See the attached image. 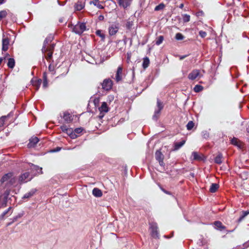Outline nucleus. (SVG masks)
I'll return each instance as SVG.
<instances>
[{
  "mask_svg": "<svg viewBox=\"0 0 249 249\" xmlns=\"http://www.w3.org/2000/svg\"><path fill=\"white\" fill-rule=\"evenodd\" d=\"M33 178V176L29 172L21 174L18 178V181L20 184L30 181Z\"/></svg>",
  "mask_w": 249,
  "mask_h": 249,
  "instance_id": "obj_1",
  "label": "nucleus"
},
{
  "mask_svg": "<svg viewBox=\"0 0 249 249\" xmlns=\"http://www.w3.org/2000/svg\"><path fill=\"white\" fill-rule=\"evenodd\" d=\"M122 71L123 69L121 67H119L117 68V72L115 75V80L118 82L122 79Z\"/></svg>",
  "mask_w": 249,
  "mask_h": 249,
  "instance_id": "obj_15",
  "label": "nucleus"
},
{
  "mask_svg": "<svg viewBox=\"0 0 249 249\" xmlns=\"http://www.w3.org/2000/svg\"><path fill=\"white\" fill-rule=\"evenodd\" d=\"M120 6L125 9L128 7L131 3V0H117Z\"/></svg>",
  "mask_w": 249,
  "mask_h": 249,
  "instance_id": "obj_13",
  "label": "nucleus"
},
{
  "mask_svg": "<svg viewBox=\"0 0 249 249\" xmlns=\"http://www.w3.org/2000/svg\"><path fill=\"white\" fill-rule=\"evenodd\" d=\"M43 81H45V80H47V73L46 72L43 73Z\"/></svg>",
  "mask_w": 249,
  "mask_h": 249,
  "instance_id": "obj_53",
  "label": "nucleus"
},
{
  "mask_svg": "<svg viewBox=\"0 0 249 249\" xmlns=\"http://www.w3.org/2000/svg\"><path fill=\"white\" fill-rule=\"evenodd\" d=\"M11 113H10L6 116H2L0 118V127L3 126L4 123L7 118L11 116Z\"/></svg>",
  "mask_w": 249,
  "mask_h": 249,
  "instance_id": "obj_27",
  "label": "nucleus"
},
{
  "mask_svg": "<svg viewBox=\"0 0 249 249\" xmlns=\"http://www.w3.org/2000/svg\"><path fill=\"white\" fill-rule=\"evenodd\" d=\"M245 217V215H242L238 219V221L240 222Z\"/></svg>",
  "mask_w": 249,
  "mask_h": 249,
  "instance_id": "obj_57",
  "label": "nucleus"
},
{
  "mask_svg": "<svg viewBox=\"0 0 249 249\" xmlns=\"http://www.w3.org/2000/svg\"><path fill=\"white\" fill-rule=\"evenodd\" d=\"M9 44V39L8 37H5L4 35H3L2 38V50L3 51H6L8 49Z\"/></svg>",
  "mask_w": 249,
  "mask_h": 249,
  "instance_id": "obj_14",
  "label": "nucleus"
},
{
  "mask_svg": "<svg viewBox=\"0 0 249 249\" xmlns=\"http://www.w3.org/2000/svg\"><path fill=\"white\" fill-rule=\"evenodd\" d=\"M231 143L234 145L237 146L238 147H240V144H239V141L237 138H233L231 140Z\"/></svg>",
  "mask_w": 249,
  "mask_h": 249,
  "instance_id": "obj_36",
  "label": "nucleus"
},
{
  "mask_svg": "<svg viewBox=\"0 0 249 249\" xmlns=\"http://www.w3.org/2000/svg\"><path fill=\"white\" fill-rule=\"evenodd\" d=\"M30 174L33 176V177L38 174H41L42 172V168L37 165L31 164L30 165Z\"/></svg>",
  "mask_w": 249,
  "mask_h": 249,
  "instance_id": "obj_3",
  "label": "nucleus"
},
{
  "mask_svg": "<svg viewBox=\"0 0 249 249\" xmlns=\"http://www.w3.org/2000/svg\"><path fill=\"white\" fill-rule=\"evenodd\" d=\"M48 87V80L43 81V88L44 89Z\"/></svg>",
  "mask_w": 249,
  "mask_h": 249,
  "instance_id": "obj_51",
  "label": "nucleus"
},
{
  "mask_svg": "<svg viewBox=\"0 0 249 249\" xmlns=\"http://www.w3.org/2000/svg\"><path fill=\"white\" fill-rule=\"evenodd\" d=\"M98 19L99 20H103L104 19V17L103 15H100L98 17Z\"/></svg>",
  "mask_w": 249,
  "mask_h": 249,
  "instance_id": "obj_56",
  "label": "nucleus"
},
{
  "mask_svg": "<svg viewBox=\"0 0 249 249\" xmlns=\"http://www.w3.org/2000/svg\"><path fill=\"white\" fill-rule=\"evenodd\" d=\"M99 110L100 111L99 117L100 118H102L104 117L105 113L109 111V108L106 102H104L102 103L101 106L99 107Z\"/></svg>",
  "mask_w": 249,
  "mask_h": 249,
  "instance_id": "obj_6",
  "label": "nucleus"
},
{
  "mask_svg": "<svg viewBox=\"0 0 249 249\" xmlns=\"http://www.w3.org/2000/svg\"><path fill=\"white\" fill-rule=\"evenodd\" d=\"M5 2V0H0V4H2Z\"/></svg>",
  "mask_w": 249,
  "mask_h": 249,
  "instance_id": "obj_61",
  "label": "nucleus"
},
{
  "mask_svg": "<svg viewBox=\"0 0 249 249\" xmlns=\"http://www.w3.org/2000/svg\"><path fill=\"white\" fill-rule=\"evenodd\" d=\"M183 6H184L183 4V3H181V4H180V5H179V7L180 8H182L183 7Z\"/></svg>",
  "mask_w": 249,
  "mask_h": 249,
  "instance_id": "obj_63",
  "label": "nucleus"
},
{
  "mask_svg": "<svg viewBox=\"0 0 249 249\" xmlns=\"http://www.w3.org/2000/svg\"><path fill=\"white\" fill-rule=\"evenodd\" d=\"M98 102H99L98 99H95L94 100V103L95 106H96V104L98 103Z\"/></svg>",
  "mask_w": 249,
  "mask_h": 249,
  "instance_id": "obj_58",
  "label": "nucleus"
},
{
  "mask_svg": "<svg viewBox=\"0 0 249 249\" xmlns=\"http://www.w3.org/2000/svg\"><path fill=\"white\" fill-rule=\"evenodd\" d=\"M85 7V3L81 1H78L75 4L74 8L75 10L80 11Z\"/></svg>",
  "mask_w": 249,
  "mask_h": 249,
  "instance_id": "obj_23",
  "label": "nucleus"
},
{
  "mask_svg": "<svg viewBox=\"0 0 249 249\" xmlns=\"http://www.w3.org/2000/svg\"><path fill=\"white\" fill-rule=\"evenodd\" d=\"M175 38L178 40H181L184 38L183 36L179 33L176 34Z\"/></svg>",
  "mask_w": 249,
  "mask_h": 249,
  "instance_id": "obj_45",
  "label": "nucleus"
},
{
  "mask_svg": "<svg viewBox=\"0 0 249 249\" xmlns=\"http://www.w3.org/2000/svg\"><path fill=\"white\" fill-rule=\"evenodd\" d=\"M83 130V128L82 127L76 128L74 129V132L76 134H80Z\"/></svg>",
  "mask_w": 249,
  "mask_h": 249,
  "instance_id": "obj_46",
  "label": "nucleus"
},
{
  "mask_svg": "<svg viewBox=\"0 0 249 249\" xmlns=\"http://www.w3.org/2000/svg\"><path fill=\"white\" fill-rule=\"evenodd\" d=\"M60 128H61V130H62V131H63V132H68L69 130L66 125H62L61 126Z\"/></svg>",
  "mask_w": 249,
  "mask_h": 249,
  "instance_id": "obj_50",
  "label": "nucleus"
},
{
  "mask_svg": "<svg viewBox=\"0 0 249 249\" xmlns=\"http://www.w3.org/2000/svg\"><path fill=\"white\" fill-rule=\"evenodd\" d=\"M223 156L221 153H219L214 158V162L220 164L222 163Z\"/></svg>",
  "mask_w": 249,
  "mask_h": 249,
  "instance_id": "obj_26",
  "label": "nucleus"
},
{
  "mask_svg": "<svg viewBox=\"0 0 249 249\" xmlns=\"http://www.w3.org/2000/svg\"><path fill=\"white\" fill-rule=\"evenodd\" d=\"M165 7V5L163 3H160L158 5L156 6L155 8V11H158L159 10H162Z\"/></svg>",
  "mask_w": 249,
  "mask_h": 249,
  "instance_id": "obj_42",
  "label": "nucleus"
},
{
  "mask_svg": "<svg viewBox=\"0 0 249 249\" xmlns=\"http://www.w3.org/2000/svg\"><path fill=\"white\" fill-rule=\"evenodd\" d=\"M164 40V37L162 36H160L157 37V40L156 41V44L157 45H160L161 44Z\"/></svg>",
  "mask_w": 249,
  "mask_h": 249,
  "instance_id": "obj_35",
  "label": "nucleus"
},
{
  "mask_svg": "<svg viewBox=\"0 0 249 249\" xmlns=\"http://www.w3.org/2000/svg\"><path fill=\"white\" fill-rule=\"evenodd\" d=\"M201 135L203 138L207 139L209 137V133L207 130H204L202 131Z\"/></svg>",
  "mask_w": 249,
  "mask_h": 249,
  "instance_id": "obj_40",
  "label": "nucleus"
},
{
  "mask_svg": "<svg viewBox=\"0 0 249 249\" xmlns=\"http://www.w3.org/2000/svg\"><path fill=\"white\" fill-rule=\"evenodd\" d=\"M90 3L93 4L99 9H102L104 8V6L100 3L99 0H93L90 2Z\"/></svg>",
  "mask_w": 249,
  "mask_h": 249,
  "instance_id": "obj_28",
  "label": "nucleus"
},
{
  "mask_svg": "<svg viewBox=\"0 0 249 249\" xmlns=\"http://www.w3.org/2000/svg\"><path fill=\"white\" fill-rule=\"evenodd\" d=\"M96 35L101 38L102 40H104L105 38V35L104 34L102 33V31L100 30H98L96 31Z\"/></svg>",
  "mask_w": 249,
  "mask_h": 249,
  "instance_id": "obj_34",
  "label": "nucleus"
},
{
  "mask_svg": "<svg viewBox=\"0 0 249 249\" xmlns=\"http://www.w3.org/2000/svg\"><path fill=\"white\" fill-rule=\"evenodd\" d=\"M118 24H113L108 28L109 34L110 36H114L118 32Z\"/></svg>",
  "mask_w": 249,
  "mask_h": 249,
  "instance_id": "obj_10",
  "label": "nucleus"
},
{
  "mask_svg": "<svg viewBox=\"0 0 249 249\" xmlns=\"http://www.w3.org/2000/svg\"><path fill=\"white\" fill-rule=\"evenodd\" d=\"M4 59V58L3 57H0V64H1V63L2 62V61H3V60Z\"/></svg>",
  "mask_w": 249,
  "mask_h": 249,
  "instance_id": "obj_62",
  "label": "nucleus"
},
{
  "mask_svg": "<svg viewBox=\"0 0 249 249\" xmlns=\"http://www.w3.org/2000/svg\"><path fill=\"white\" fill-rule=\"evenodd\" d=\"M55 44H52L50 47H47L46 46V48L45 50H44V51L42 52L43 53H45L47 52H53Z\"/></svg>",
  "mask_w": 249,
  "mask_h": 249,
  "instance_id": "obj_33",
  "label": "nucleus"
},
{
  "mask_svg": "<svg viewBox=\"0 0 249 249\" xmlns=\"http://www.w3.org/2000/svg\"><path fill=\"white\" fill-rule=\"evenodd\" d=\"M186 57V55H183V56H181L180 57V60H182V59H183L185 58Z\"/></svg>",
  "mask_w": 249,
  "mask_h": 249,
  "instance_id": "obj_60",
  "label": "nucleus"
},
{
  "mask_svg": "<svg viewBox=\"0 0 249 249\" xmlns=\"http://www.w3.org/2000/svg\"><path fill=\"white\" fill-rule=\"evenodd\" d=\"M199 35L202 37L204 38L207 36V33L203 31H200L199 32Z\"/></svg>",
  "mask_w": 249,
  "mask_h": 249,
  "instance_id": "obj_47",
  "label": "nucleus"
},
{
  "mask_svg": "<svg viewBox=\"0 0 249 249\" xmlns=\"http://www.w3.org/2000/svg\"><path fill=\"white\" fill-rule=\"evenodd\" d=\"M17 181V179L16 178L13 177V176L10 179L9 182L7 183H6V185H7V186H16L17 185V184H16Z\"/></svg>",
  "mask_w": 249,
  "mask_h": 249,
  "instance_id": "obj_25",
  "label": "nucleus"
},
{
  "mask_svg": "<svg viewBox=\"0 0 249 249\" xmlns=\"http://www.w3.org/2000/svg\"><path fill=\"white\" fill-rule=\"evenodd\" d=\"M126 41H127V38H126V37H125V38L124 39V42L125 44L126 43Z\"/></svg>",
  "mask_w": 249,
  "mask_h": 249,
  "instance_id": "obj_64",
  "label": "nucleus"
},
{
  "mask_svg": "<svg viewBox=\"0 0 249 249\" xmlns=\"http://www.w3.org/2000/svg\"><path fill=\"white\" fill-rule=\"evenodd\" d=\"M162 191H163V192H164L166 194H170V192H169L167 191H166V190H165L164 189H163Z\"/></svg>",
  "mask_w": 249,
  "mask_h": 249,
  "instance_id": "obj_59",
  "label": "nucleus"
},
{
  "mask_svg": "<svg viewBox=\"0 0 249 249\" xmlns=\"http://www.w3.org/2000/svg\"><path fill=\"white\" fill-rule=\"evenodd\" d=\"M31 82L32 85L36 88V90H38L41 84L42 80L40 79L36 80H34L32 79L31 81Z\"/></svg>",
  "mask_w": 249,
  "mask_h": 249,
  "instance_id": "obj_20",
  "label": "nucleus"
},
{
  "mask_svg": "<svg viewBox=\"0 0 249 249\" xmlns=\"http://www.w3.org/2000/svg\"><path fill=\"white\" fill-rule=\"evenodd\" d=\"M133 25V21L130 20V19H128L126 23V28L127 29L130 30L132 28Z\"/></svg>",
  "mask_w": 249,
  "mask_h": 249,
  "instance_id": "obj_39",
  "label": "nucleus"
},
{
  "mask_svg": "<svg viewBox=\"0 0 249 249\" xmlns=\"http://www.w3.org/2000/svg\"><path fill=\"white\" fill-rule=\"evenodd\" d=\"M194 126V123L193 121H189L186 125L187 129L189 130H191Z\"/></svg>",
  "mask_w": 249,
  "mask_h": 249,
  "instance_id": "obj_43",
  "label": "nucleus"
},
{
  "mask_svg": "<svg viewBox=\"0 0 249 249\" xmlns=\"http://www.w3.org/2000/svg\"><path fill=\"white\" fill-rule=\"evenodd\" d=\"M13 174L12 173H8L5 174L1 178L0 181L1 183L8 182L10 179L12 177Z\"/></svg>",
  "mask_w": 249,
  "mask_h": 249,
  "instance_id": "obj_17",
  "label": "nucleus"
},
{
  "mask_svg": "<svg viewBox=\"0 0 249 249\" xmlns=\"http://www.w3.org/2000/svg\"><path fill=\"white\" fill-rule=\"evenodd\" d=\"M182 19L184 22H189L190 20V16L187 14L182 15Z\"/></svg>",
  "mask_w": 249,
  "mask_h": 249,
  "instance_id": "obj_41",
  "label": "nucleus"
},
{
  "mask_svg": "<svg viewBox=\"0 0 249 249\" xmlns=\"http://www.w3.org/2000/svg\"><path fill=\"white\" fill-rule=\"evenodd\" d=\"M24 212H22L21 213H19L18 215L14 216L11 220V223H14L16 222L18 218H21L24 215Z\"/></svg>",
  "mask_w": 249,
  "mask_h": 249,
  "instance_id": "obj_31",
  "label": "nucleus"
},
{
  "mask_svg": "<svg viewBox=\"0 0 249 249\" xmlns=\"http://www.w3.org/2000/svg\"><path fill=\"white\" fill-rule=\"evenodd\" d=\"M203 89V87L202 86L196 85L195 86L194 90L196 92H199L202 91Z\"/></svg>",
  "mask_w": 249,
  "mask_h": 249,
  "instance_id": "obj_38",
  "label": "nucleus"
},
{
  "mask_svg": "<svg viewBox=\"0 0 249 249\" xmlns=\"http://www.w3.org/2000/svg\"><path fill=\"white\" fill-rule=\"evenodd\" d=\"M200 71L198 70H193L188 76V78L189 79L191 80H194L198 76H200Z\"/></svg>",
  "mask_w": 249,
  "mask_h": 249,
  "instance_id": "obj_9",
  "label": "nucleus"
},
{
  "mask_svg": "<svg viewBox=\"0 0 249 249\" xmlns=\"http://www.w3.org/2000/svg\"><path fill=\"white\" fill-rule=\"evenodd\" d=\"M214 228L216 230H219L220 231H223V230L226 229V227L224 226L222 222L219 221H216L214 222Z\"/></svg>",
  "mask_w": 249,
  "mask_h": 249,
  "instance_id": "obj_19",
  "label": "nucleus"
},
{
  "mask_svg": "<svg viewBox=\"0 0 249 249\" xmlns=\"http://www.w3.org/2000/svg\"><path fill=\"white\" fill-rule=\"evenodd\" d=\"M70 137L72 139H75L78 137V135L73 131L70 134Z\"/></svg>",
  "mask_w": 249,
  "mask_h": 249,
  "instance_id": "obj_49",
  "label": "nucleus"
},
{
  "mask_svg": "<svg viewBox=\"0 0 249 249\" xmlns=\"http://www.w3.org/2000/svg\"><path fill=\"white\" fill-rule=\"evenodd\" d=\"M36 189H32L29 192L26 193L23 195L22 198L23 199H29L33 196L36 192Z\"/></svg>",
  "mask_w": 249,
  "mask_h": 249,
  "instance_id": "obj_18",
  "label": "nucleus"
},
{
  "mask_svg": "<svg viewBox=\"0 0 249 249\" xmlns=\"http://www.w3.org/2000/svg\"><path fill=\"white\" fill-rule=\"evenodd\" d=\"M12 208L10 207L2 213L0 215V220L4 219L5 216H8L9 215H10L12 213L10 212V210Z\"/></svg>",
  "mask_w": 249,
  "mask_h": 249,
  "instance_id": "obj_21",
  "label": "nucleus"
},
{
  "mask_svg": "<svg viewBox=\"0 0 249 249\" xmlns=\"http://www.w3.org/2000/svg\"><path fill=\"white\" fill-rule=\"evenodd\" d=\"M219 187V185L216 183H212L210 186V191L211 193H215Z\"/></svg>",
  "mask_w": 249,
  "mask_h": 249,
  "instance_id": "obj_30",
  "label": "nucleus"
},
{
  "mask_svg": "<svg viewBox=\"0 0 249 249\" xmlns=\"http://www.w3.org/2000/svg\"><path fill=\"white\" fill-rule=\"evenodd\" d=\"M48 53L46 57V59L49 60L52 59L53 56V52H48Z\"/></svg>",
  "mask_w": 249,
  "mask_h": 249,
  "instance_id": "obj_48",
  "label": "nucleus"
},
{
  "mask_svg": "<svg viewBox=\"0 0 249 249\" xmlns=\"http://www.w3.org/2000/svg\"><path fill=\"white\" fill-rule=\"evenodd\" d=\"M15 65V61L14 58H10L8 59V61L7 63V66L8 68L10 69H13Z\"/></svg>",
  "mask_w": 249,
  "mask_h": 249,
  "instance_id": "obj_29",
  "label": "nucleus"
},
{
  "mask_svg": "<svg viewBox=\"0 0 249 249\" xmlns=\"http://www.w3.org/2000/svg\"><path fill=\"white\" fill-rule=\"evenodd\" d=\"M186 141L183 140L179 142H175L174 143V148L173 151H177L180 149L185 143Z\"/></svg>",
  "mask_w": 249,
  "mask_h": 249,
  "instance_id": "obj_16",
  "label": "nucleus"
},
{
  "mask_svg": "<svg viewBox=\"0 0 249 249\" xmlns=\"http://www.w3.org/2000/svg\"><path fill=\"white\" fill-rule=\"evenodd\" d=\"M39 142V139L36 137H32L29 139V142L28 143V147L31 148L36 146V144Z\"/></svg>",
  "mask_w": 249,
  "mask_h": 249,
  "instance_id": "obj_11",
  "label": "nucleus"
},
{
  "mask_svg": "<svg viewBox=\"0 0 249 249\" xmlns=\"http://www.w3.org/2000/svg\"><path fill=\"white\" fill-rule=\"evenodd\" d=\"M86 29V24L85 23L79 22L73 27L72 31L76 34L81 35Z\"/></svg>",
  "mask_w": 249,
  "mask_h": 249,
  "instance_id": "obj_2",
  "label": "nucleus"
},
{
  "mask_svg": "<svg viewBox=\"0 0 249 249\" xmlns=\"http://www.w3.org/2000/svg\"><path fill=\"white\" fill-rule=\"evenodd\" d=\"M192 156L193 157L194 160H201L200 156L198 154V153L196 152H192Z\"/></svg>",
  "mask_w": 249,
  "mask_h": 249,
  "instance_id": "obj_37",
  "label": "nucleus"
},
{
  "mask_svg": "<svg viewBox=\"0 0 249 249\" xmlns=\"http://www.w3.org/2000/svg\"><path fill=\"white\" fill-rule=\"evenodd\" d=\"M60 150H61V148L59 147H57L55 149H54L52 150V151L53 152H56L59 151Z\"/></svg>",
  "mask_w": 249,
  "mask_h": 249,
  "instance_id": "obj_54",
  "label": "nucleus"
},
{
  "mask_svg": "<svg viewBox=\"0 0 249 249\" xmlns=\"http://www.w3.org/2000/svg\"><path fill=\"white\" fill-rule=\"evenodd\" d=\"M113 82L112 80L109 78L105 79L102 84V88L106 90H108L112 88Z\"/></svg>",
  "mask_w": 249,
  "mask_h": 249,
  "instance_id": "obj_8",
  "label": "nucleus"
},
{
  "mask_svg": "<svg viewBox=\"0 0 249 249\" xmlns=\"http://www.w3.org/2000/svg\"><path fill=\"white\" fill-rule=\"evenodd\" d=\"M9 194V191L6 190L4 193V195H5L4 197L6 198L8 197Z\"/></svg>",
  "mask_w": 249,
  "mask_h": 249,
  "instance_id": "obj_55",
  "label": "nucleus"
},
{
  "mask_svg": "<svg viewBox=\"0 0 249 249\" xmlns=\"http://www.w3.org/2000/svg\"><path fill=\"white\" fill-rule=\"evenodd\" d=\"M151 234L153 238H159V233L158 231V225L156 223L152 222L150 224Z\"/></svg>",
  "mask_w": 249,
  "mask_h": 249,
  "instance_id": "obj_5",
  "label": "nucleus"
},
{
  "mask_svg": "<svg viewBox=\"0 0 249 249\" xmlns=\"http://www.w3.org/2000/svg\"><path fill=\"white\" fill-rule=\"evenodd\" d=\"M244 249L247 248L249 247V240L243 244Z\"/></svg>",
  "mask_w": 249,
  "mask_h": 249,
  "instance_id": "obj_52",
  "label": "nucleus"
},
{
  "mask_svg": "<svg viewBox=\"0 0 249 249\" xmlns=\"http://www.w3.org/2000/svg\"><path fill=\"white\" fill-rule=\"evenodd\" d=\"M62 117L67 123H70L73 120V116L68 111H65L63 113Z\"/></svg>",
  "mask_w": 249,
  "mask_h": 249,
  "instance_id": "obj_12",
  "label": "nucleus"
},
{
  "mask_svg": "<svg viewBox=\"0 0 249 249\" xmlns=\"http://www.w3.org/2000/svg\"><path fill=\"white\" fill-rule=\"evenodd\" d=\"M155 158L159 162L161 167H164L165 163L163 162L164 156L160 150H157L155 153Z\"/></svg>",
  "mask_w": 249,
  "mask_h": 249,
  "instance_id": "obj_7",
  "label": "nucleus"
},
{
  "mask_svg": "<svg viewBox=\"0 0 249 249\" xmlns=\"http://www.w3.org/2000/svg\"><path fill=\"white\" fill-rule=\"evenodd\" d=\"M7 13L6 10H2L0 11V20L3 18L6 17Z\"/></svg>",
  "mask_w": 249,
  "mask_h": 249,
  "instance_id": "obj_44",
  "label": "nucleus"
},
{
  "mask_svg": "<svg viewBox=\"0 0 249 249\" xmlns=\"http://www.w3.org/2000/svg\"><path fill=\"white\" fill-rule=\"evenodd\" d=\"M53 39V36L51 35L47 36L46 39H45L44 41V43H43V47H42V51L43 52L44 51V50L46 48V46H47V45L49 43V42H51Z\"/></svg>",
  "mask_w": 249,
  "mask_h": 249,
  "instance_id": "obj_22",
  "label": "nucleus"
},
{
  "mask_svg": "<svg viewBox=\"0 0 249 249\" xmlns=\"http://www.w3.org/2000/svg\"><path fill=\"white\" fill-rule=\"evenodd\" d=\"M93 195L97 197L102 196L103 194L101 190L97 188H94L92 190Z\"/></svg>",
  "mask_w": 249,
  "mask_h": 249,
  "instance_id": "obj_24",
  "label": "nucleus"
},
{
  "mask_svg": "<svg viewBox=\"0 0 249 249\" xmlns=\"http://www.w3.org/2000/svg\"><path fill=\"white\" fill-rule=\"evenodd\" d=\"M150 61L148 57H146L143 59L142 62V67L144 69L147 68L149 66Z\"/></svg>",
  "mask_w": 249,
  "mask_h": 249,
  "instance_id": "obj_32",
  "label": "nucleus"
},
{
  "mask_svg": "<svg viewBox=\"0 0 249 249\" xmlns=\"http://www.w3.org/2000/svg\"><path fill=\"white\" fill-rule=\"evenodd\" d=\"M157 104L158 108L155 109V112H154V114L153 116V119L155 121H157V120L160 116V111L162 110V109L163 107L162 103L161 102L159 99H157Z\"/></svg>",
  "mask_w": 249,
  "mask_h": 249,
  "instance_id": "obj_4",
  "label": "nucleus"
}]
</instances>
